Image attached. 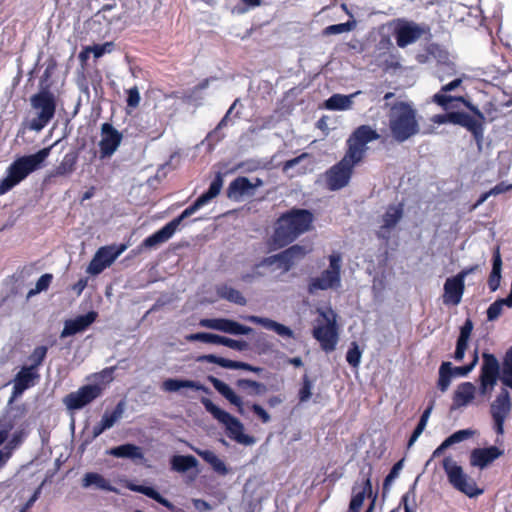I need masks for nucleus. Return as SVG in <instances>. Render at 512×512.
I'll list each match as a JSON object with an SVG mask.
<instances>
[{
  "mask_svg": "<svg viewBox=\"0 0 512 512\" xmlns=\"http://www.w3.org/2000/svg\"><path fill=\"white\" fill-rule=\"evenodd\" d=\"M457 101L463 104L470 113L464 111H451L445 114H438L433 118L437 124H453L465 128L469 131L479 148L482 147L485 131V116L481 110L464 96H451L442 93H436L433 96V102L447 109L448 105Z\"/></svg>",
  "mask_w": 512,
  "mask_h": 512,
  "instance_id": "nucleus-1",
  "label": "nucleus"
},
{
  "mask_svg": "<svg viewBox=\"0 0 512 512\" xmlns=\"http://www.w3.org/2000/svg\"><path fill=\"white\" fill-rule=\"evenodd\" d=\"M314 220V214L308 209L294 207L287 210L274 223L270 245L275 249L290 245L313 229Z\"/></svg>",
  "mask_w": 512,
  "mask_h": 512,
  "instance_id": "nucleus-2",
  "label": "nucleus"
},
{
  "mask_svg": "<svg viewBox=\"0 0 512 512\" xmlns=\"http://www.w3.org/2000/svg\"><path fill=\"white\" fill-rule=\"evenodd\" d=\"M223 187V175L218 172L216 173L214 179L210 183V186L206 192H204L201 196H199L193 204L188 206L182 213L164 225L161 229L153 233L152 235L145 238L139 246V249H150L154 248L159 244H162L168 241L173 234L176 232L177 228L181 224V222L193 215L197 210H199L204 205L208 204L212 199L219 195L221 189Z\"/></svg>",
  "mask_w": 512,
  "mask_h": 512,
  "instance_id": "nucleus-3",
  "label": "nucleus"
},
{
  "mask_svg": "<svg viewBox=\"0 0 512 512\" xmlns=\"http://www.w3.org/2000/svg\"><path fill=\"white\" fill-rule=\"evenodd\" d=\"M387 107H389L388 127L396 142L403 143L419 133L417 111L411 103L397 101L391 106L385 103L384 108Z\"/></svg>",
  "mask_w": 512,
  "mask_h": 512,
  "instance_id": "nucleus-4",
  "label": "nucleus"
},
{
  "mask_svg": "<svg viewBox=\"0 0 512 512\" xmlns=\"http://www.w3.org/2000/svg\"><path fill=\"white\" fill-rule=\"evenodd\" d=\"M52 146L40 149L34 154L14 160L6 170V176L0 180V196L6 194L29 174L41 168L51 152Z\"/></svg>",
  "mask_w": 512,
  "mask_h": 512,
  "instance_id": "nucleus-5",
  "label": "nucleus"
},
{
  "mask_svg": "<svg viewBox=\"0 0 512 512\" xmlns=\"http://www.w3.org/2000/svg\"><path fill=\"white\" fill-rule=\"evenodd\" d=\"M31 107L36 110V117L28 123L29 130L39 132L54 118L56 113V98L47 90H41L30 98Z\"/></svg>",
  "mask_w": 512,
  "mask_h": 512,
  "instance_id": "nucleus-6",
  "label": "nucleus"
},
{
  "mask_svg": "<svg viewBox=\"0 0 512 512\" xmlns=\"http://www.w3.org/2000/svg\"><path fill=\"white\" fill-rule=\"evenodd\" d=\"M385 28L395 37L396 44L400 48L415 43L430 31L428 26H421L406 18H394L381 26V29Z\"/></svg>",
  "mask_w": 512,
  "mask_h": 512,
  "instance_id": "nucleus-7",
  "label": "nucleus"
},
{
  "mask_svg": "<svg viewBox=\"0 0 512 512\" xmlns=\"http://www.w3.org/2000/svg\"><path fill=\"white\" fill-rule=\"evenodd\" d=\"M200 401L206 411L225 426L229 438L241 444L253 443V438L244 434V426L238 418L218 407L209 398L202 397Z\"/></svg>",
  "mask_w": 512,
  "mask_h": 512,
  "instance_id": "nucleus-8",
  "label": "nucleus"
},
{
  "mask_svg": "<svg viewBox=\"0 0 512 512\" xmlns=\"http://www.w3.org/2000/svg\"><path fill=\"white\" fill-rule=\"evenodd\" d=\"M442 467L447 475L449 483L456 490L464 493L468 497H475L483 492L477 487L475 481L464 473L463 468L450 456L443 459Z\"/></svg>",
  "mask_w": 512,
  "mask_h": 512,
  "instance_id": "nucleus-9",
  "label": "nucleus"
},
{
  "mask_svg": "<svg viewBox=\"0 0 512 512\" xmlns=\"http://www.w3.org/2000/svg\"><path fill=\"white\" fill-rule=\"evenodd\" d=\"M360 163L349 158L345 153L343 158L331 166L324 174L326 187L330 191H337L346 187L352 177L354 167Z\"/></svg>",
  "mask_w": 512,
  "mask_h": 512,
  "instance_id": "nucleus-10",
  "label": "nucleus"
},
{
  "mask_svg": "<svg viewBox=\"0 0 512 512\" xmlns=\"http://www.w3.org/2000/svg\"><path fill=\"white\" fill-rule=\"evenodd\" d=\"M379 138L380 135L375 129L369 125H361L347 139V150L345 153L349 158H354L356 161L361 162L367 151V144Z\"/></svg>",
  "mask_w": 512,
  "mask_h": 512,
  "instance_id": "nucleus-11",
  "label": "nucleus"
},
{
  "mask_svg": "<svg viewBox=\"0 0 512 512\" xmlns=\"http://www.w3.org/2000/svg\"><path fill=\"white\" fill-rule=\"evenodd\" d=\"M308 253L309 250L306 247L295 244L278 254L263 258L259 263L255 264L254 271H257L262 266H272L277 263L283 272H288L297 260L304 258ZM255 273L261 275L258 272Z\"/></svg>",
  "mask_w": 512,
  "mask_h": 512,
  "instance_id": "nucleus-12",
  "label": "nucleus"
},
{
  "mask_svg": "<svg viewBox=\"0 0 512 512\" xmlns=\"http://www.w3.org/2000/svg\"><path fill=\"white\" fill-rule=\"evenodd\" d=\"M103 394V387L99 384H86L78 390L68 393L63 398V404L69 411H77L94 402Z\"/></svg>",
  "mask_w": 512,
  "mask_h": 512,
  "instance_id": "nucleus-13",
  "label": "nucleus"
},
{
  "mask_svg": "<svg viewBox=\"0 0 512 512\" xmlns=\"http://www.w3.org/2000/svg\"><path fill=\"white\" fill-rule=\"evenodd\" d=\"M512 409L510 394L502 389L490 405V414L493 419V429L498 435L504 433V423Z\"/></svg>",
  "mask_w": 512,
  "mask_h": 512,
  "instance_id": "nucleus-14",
  "label": "nucleus"
},
{
  "mask_svg": "<svg viewBox=\"0 0 512 512\" xmlns=\"http://www.w3.org/2000/svg\"><path fill=\"white\" fill-rule=\"evenodd\" d=\"M321 316L327 323L314 327L312 335L320 343L322 350L329 353L335 350L338 343V327L335 318H328L325 312H321Z\"/></svg>",
  "mask_w": 512,
  "mask_h": 512,
  "instance_id": "nucleus-15",
  "label": "nucleus"
},
{
  "mask_svg": "<svg viewBox=\"0 0 512 512\" xmlns=\"http://www.w3.org/2000/svg\"><path fill=\"white\" fill-rule=\"evenodd\" d=\"M122 140L123 134L120 131L111 123H103L101 125V140L99 142L100 158H110L117 151Z\"/></svg>",
  "mask_w": 512,
  "mask_h": 512,
  "instance_id": "nucleus-16",
  "label": "nucleus"
},
{
  "mask_svg": "<svg viewBox=\"0 0 512 512\" xmlns=\"http://www.w3.org/2000/svg\"><path fill=\"white\" fill-rule=\"evenodd\" d=\"M482 359L483 363L479 376L480 391L482 394H486L487 389H492L500 378V366L494 354L483 353Z\"/></svg>",
  "mask_w": 512,
  "mask_h": 512,
  "instance_id": "nucleus-17",
  "label": "nucleus"
},
{
  "mask_svg": "<svg viewBox=\"0 0 512 512\" xmlns=\"http://www.w3.org/2000/svg\"><path fill=\"white\" fill-rule=\"evenodd\" d=\"M404 215V205L399 203L396 205H389L382 215V224L379 230L376 231V237L380 240L387 242L390 239V232L401 221Z\"/></svg>",
  "mask_w": 512,
  "mask_h": 512,
  "instance_id": "nucleus-18",
  "label": "nucleus"
},
{
  "mask_svg": "<svg viewBox=\"0 0 512 512\" xmlns=\"http://www.w3.org/2000/svg\"><path fill=\"white\" fill-rule=\"evenodd\" d=\"M200 325L234 335H248L252 332L251 327L226 318L202 319Z\"/></svg>",
  "mask_w": 512,
  "mask_h": 512,
  "instance_id": "nucleus-19",
  "label": "nucleus"
},
{
  "mask_svg": "<svg viewBox=\"0 0 512 512\" xmlns=\"http://www.w3.org/2000/svg\"><path fill=\"white\" fill-rule=\"evenodd\" d=\"M39 378L38 371H35L27 366L21 368V370L15 375L14 385L12 394L9 399V404L13 403L18 397H20L27 389L35 385V381Z\"/></svg>",
  "mask_w": 512,
  "mask_h": 512,
  "instance_id": "nucleus-20",
  "label": "nucleus"
},
{
  "mask_svg": "<svg viewBox=\"0 0 512 512\" xmlns=\"http://www.w3.org/2000/svg\"><path fill=\"white\" fill-rule=\"evenodd\" d=\"M503 455V450L497 446L486 448H474L470 453V465L479 469H484L496 459Z\"/></svg>",
  "mask_w": 512,
  "mask_h": 512,
  "instance_id": "nucleus-21",
  "label": "nucleus"
},
{
  "mask_svg": "<svg viewBox=\"0 0 512 512\" xmlns=\"http://www.w3.org/2000/svg\"><path fill=\"white\" fill-rule=\"evenodd\" d=\"M98 313L89 311L84 315L77 316L75 319L66 320L60 337L65 338L86 330L96 321Z\"/></svg>",
  "mask_w": 512,
  "mask_h": 512,
  "instance_id": "nucleus-22",
  "label": "nucleus"
},
{
  "mask_svg": "<svg viewBox=\"0 0 512 512\" xmlns=\"http://www.w3.org/2000/svg\"><path fill=\"white\" fill-rule=\"evenodd\" d=\"M197 361L217 364V365H219L223 368H227V369H240V370L250 371V372H254V373H259L262 370L260 367L252 366L249 363L226 359V358L214 355V354L201 355L197 358Z\"/></svg>",
  "mask_w": 512,
  "mask_h": 512,
  "instance_id": "nucleus-23",
  "label": "nucleus"
},
{
  "mask_svg": "<svg viewBox=\"0 0 512 512\" xmlns=\"http://www.w3.org/2000/svg\"><path fill=\"white\" fill-rule=\"evenodd\" d=\"M465 290V283L456 275L447 278L444 283L443 302L447 305H458Z\"/></svg>",
  "mask_w": 512,
  "mask_h": 512,
  "instance_id": "nucleus-24",
  "label": "nucleus"
},
{
  "mask_svg": "<svg viewBox=\"0 0 512 512\" xmlns=\"http://www.w3.org/2000/svg\"><path fill=\"white\" fill-rule=\"evenodd\" d=\"M226 196L234 202H240L245 196H253L251 181L245 176H238L230 182Z\"/></svg>",
  "mask_w": 512,
  "mask_h": 512,
  "instance_id": "nucleus-25",
  "label": "nucleus"
},
{
  "mask_svg": "<svg viewBox=\"0 0 512 512\" xmlns=\"http://www.w3.org/2000/svg\"><path fill=\"white\" fill-rule=\"evenodd\" d=\"M208 380L218 393H220L229 403H231L237 408V412L239 414H244L245 402L243 401L241 396L236 394L228 384L224 383L223 381L216 377L209 376Z\"/></svg>",
  "mask_w": 512,
  "mask_h": 512,
  "instance_id": "nucleus-26",
  "label": "nucleus"
},
{
  "mask_svg": "<svg viewBox=\"0 0 512 512\" xmlns=\"http://www.w3.org/2000/svg\"><path fill=\"white\" fill-rule=\"evenodd\" d=\"M475 393L476 387L473 383L463 382L459 384L452 397V408L467 406L475 398Z\"/></svg>",
  "mask_w": 512,
  "mask_h": 512,
  "instance_id": "nucleus-27",
  "label": "nucleus"
},
{
  "mask_svg": "<svg viewBox=\"0 0 512 512\" xmlns=\"http://www.w3.org/2000/svg\"><path fill=\"white\" fill-rule=\"evenodd\" d=\"M248 319L252 323L261 325L265 329L274 331L276 334L283 338H295L294 331L290 327L285 326L284 324H281L275 320L259 316H250Z\"/></svg>",
  "mask_w": 512,
  "mask_h": 512,
  "instance_id": "nucleus-28",
  "label": "nucleus"
},
{
  "mask_svg": "<svg viewBox=\"0 0 512 512\" xmlns=\"http://www.w3.org/2000/svg\"><path fill=\"white\" fill-rule=\"evenodd\" d=\"M340 285L341 282L338 279L323 271L320 276L310 278L307 291L310 295H314L319 290L337 289Z\"/></svg>",
  "mask_w": 512,
  "mask_h": 512,
  "instance_id": "nucleus-29",
  "label": "nucleus"
},
{
  "mask_svg": "<svg viewBox=\"0 0 512 512\" xmlns=\"http://www.w3.org/2000/svg\"><path fill=\"white\" fill-rule=\"evenodd\" d=\"M353 495L349 503L348 512H360L365 497L368 494L369 496L372 494V482L370 476L367 475L362 482V489L357 491V486H353Z\"/></svg>",
  "mask_w": 512,
  "mask_h": 512,
  "instance_id": "nucleus-30",
  "label": "nucleus"
},
{
  "mask_svg": "<svg viewBox=\"0 0 512 512\" xmlns=\"http://www.w3.org/2000/svg\"><path fill=\"white\" fill-rule=\"evenodd\" d=\"M473 330V322L470 318H467L464 324L460 327V333L456 342V349L454 352V359L458 362L462 361L465 352L468 348V342Z\"/></svg>",
  "mask_w": 512,
  "mask_h": 512,
  "instance_id": "nucleus-31",
  "label": "nucleus"
},
{
  "mask_svg": "<svg viewBox=\"0 0 512 512\" xmlns=\"http://www.w3.org/2000/svg\"><path fill=\"white\" fill-rule=\"evenodd\" d=\"M162 388L168 392H176V391L180 390L181 388H191V389L203 391L205 393H210L209 388H207L200 382L188 380V379H174V378L166 379L162 384Z\"/></svg>",
  "mask_w": 512,
  "mask_h": 512,
  "instance_id": "nucleus-32",
  "label": "nucleus"
},
{
  "mask_svg": "<svg viewBox=\"0 0 512 512\" xmlns=\"http://www.w3.org/2000/svg\"><path fill=\"white\" fill-rule=\"evenodd\" d=\"M127 488L133 492L141 493V494L155 500L156 502H158L159 504L163 505L164 507H166L167 509H169L171 511H174V509H175L174 504L172 502H170L168 499L164 498L153 487L130 483L127 485Z\"/></svg>",
  "mask_w": 512,
  "mask_h": 512,
  "instance_id": "nucleus-33",
  "label": "nucleus"
},
{
  "mask_svg": "<svg viewBox=\"0 0 512 512\" xmlns=\"http://www.w3.org/2000/svg\"><path fill=\"white\" fill-rule=\"evenodd\" d=\"M127 488L133 492L141 493V494L155 500L156 502H158L159 504L163 505L164 507H166L167 509H169L171 511H174V509H175L174 504L172 502H170L168 499L164 498L153 487L130 483L127 485Z\"/></svg>",
  "mask_w": 512,
  "mask_h": 512,
  "instance_id": "nucleus-34",
  "label": "nucleus"
},
{
  "mask_svg": "<svg viewBox=\"0 0 512 512\" xmlns=\"http://www.w3.org/2000/svg\"><path fill=\"white\" fill-rule=\"evenodd\" d=\"M235 386L247 396H262L268 391L264 383L246 378L237 379Z\"/></svg>",
  "mask_w": 512,
  "mask_h": 512,
  "instance_id": "nucleus-35",
  "label": "nucleus"
},
{
  "mask_svg": "<svg viewBox=\"0 0 512 512\" xmlns=\"http://www.w3.org/2000/svg\"><path fill=\"white\" fill-rule=\"evenodd\" d=\"M107 453L116 458H129L133 460L143 459L144 457L141 447L131 443L113 447Z\"/></svg>",
  "mask_w": 512,
  "mask_h": 512,
  "instance_id": "nucleus-36",
  "label": "nucleus"
},
{
  "mask_svg": "<svg viewBox=\"0 0 512 512\" xmlns=\"http://www.w3.org/2000/svg\"><path fill=\"white\" fill-rule=\"evenodd\" d=\"M501 271H502V258H501V254H500V248L496 247L493 252V257H492V270L488 277V287L491 292H495L500 286Z\"/></svg>",
  "mask_w": 512,
  "mask_h": 512,
  "instance_id": "nucleus-37",
  "label": "nucleus"
},
{
  "mask_svg": "<svg viewBox=\"0 0 512 512\" xmlns=\"http://www.w3.org/2000/svg\"><path fill=\"white\" fill-rule=\"evenodd\" d=\"M126 249V245L120 246H104L98 249L96 256L100 258L103 263L108 267L110 266Z\"/></svg>",
  "mask_w": 512,
  "mask_h": 512,
  "instance_id": "nucleus-38",
  "label": "nucleus"
},
{
  "mask_svg": "<svg viewBox=\"0 0 512 512\" xmlns=\"http://www.w3.org/2000/svg\"><path fill=\"white\" fill-rule=\"evenodd\" d=\"M78 154L75 151L68 152L64 155L62 161L54 170L55 176H65L71 174L77 164Z\"/></svg>",
  "mask_w": 512,
  "mask_h": 512,
  "instance_id": "nucleus-39",
  "label": "nucleus"
},
{
  "mask_svg": "<svg viewBox=\"0 0 512 512\" xmlns=\"http://www.w3.org/2000/svg\"><path fill=\"white\" fill-rule=\"evenodd\" d=\"M125 401H119L112 411H105L100 422L107 428H112L123 416Z\"/></svg>",
  "mask_w": 512,
  "mask_h": 512,
  "instance_id": "nucleus-40",
  "label": "nucleus"
},
{
  "mask_svg": "<svg viewBox=\"0 0 512 512\" xmlns=\"http://www.w3.org/2000/svg\"><path fill=\"white\" fill-rule=\"evenodd\" d=\"M217 293L220 298L225 299L229 302L235 303L237 305L244 306L246 304V299L242 295L240 291L237 289L228 286L226 284L221 285L217 289Z\"/></svg>",
  "mask_w": 512,
  "mask_h": 512,
  "instance_id": "nucleus-41",
  "label": "nucleus"
},
{
  "mask_svg": "<svg viewBox=\"0 0 512 512\" xmlns=\"http://www.w3.org/2000/svg\"><path fill=\"white\" fill-rule=\"evenodd\" d=\"M197 454L207 463H209L213 470L220 475H226L228 473V469L225 463L213 452L210 450L200 451L197 450Z\"/></svg>",
  "mask_w": 512,
  "mask_h": 512,
  "instance_id": "nucleus-42",
  "label": "nucleus"
},
{
  "mask_svg": "<svg viewBox=\"0 0 512 512\" xmlns=\"http://www.w3.org/2000/svg\"><path fill=\"white\" fill-rule=\"evenodd\" d=\"M197 465L198 461L192 455H175L171 459L172 469L177 472H186Z\"/></svg>",
  "mask_w": 512,
  "mask_h": 512,
  "instance_id": "nucleus-43",
  "label": "nucleus"
},
{
  "mask_svg": "<svg viewBox=\"0 0 512 512\" xmlns=\"http://www.w3.org/2000/svg\"><path fill=\"white\" fill-rule=\"evenodd\" d=\"M500 380L512 390V347L507 349L503 357Z\"/></svg>",
  "mask_w": 512,
  "mask_h": 512,
  "instance_id": "nucleus-44",
  "label": "nucleus"
},
{
  "mask_svg": "<svg viewBox=\"0 0 512 512\" xmlns=\"http://www.w3.org/2000/svg\"><path fill=\"white\" fill-rule=\"evenodd\" d=\"M91 485L97 486L99 489L105 491H113L114 488L111 486L110 482L105 479L102 475L95 472H88L84 475L83 478V486L89 487Z\"/></svg>",
  "mask_w": 512,
  "mask_h": 512,
  "instance_id": "nucleus-45",
  "label": "nucleus"
},
{
  "mask_svg": "<svg viewBox=\"0 0 512 512\" xmlns=\"http://www.w3.org/2000/svg\"><path fill=\"white\" fill-rule=\"evenodd\" d=\"M453 374L451 372V362H442L439 367V378L437 387L441 392L447 391L450 386Z\"/></svg>",
  "mask_w": 512,
  "mask_h": 512,
  "instance_id": "nucleus-46",
  "label": "nucleus"
},
{
  "mask_svg": "<svg viewBox=\"0 0 512 512\" xmlns=\"http://www.w3.org/2000/svg\"><path fill=\"white\" fill-rule=\"evenodd\" d=\"M433 409V402L423 411L419 422L417 426L415 427L414 431L412 432L409 440H408V447H411L415 441L419 438V436L422 434L423 430L425 429L428 419L430 417V414Z\"/></svg>",
  "mask_w": 512,
  "mask_h": 512,
  "instance_id": "nucleus-47",
  "label": "nucleus"
},
{
  "mask_svg": "<svg viewBox=\"0 0 512 512\" xmlns=\"http://www.w3.org/2000/svg\"><path fill=\"white\" fill-rule=\"evenodd\" d=\"M351 104V96L341 94H334L326 101V107L330 110H345Z\"/></svg>",
  "mask_w": 512,
  "mask_h": 512,
  "instance_id": "nucleus-48",
  "label": "nucleus"
},
{
  "mask_svg": "<svg viewBox=\"0 0 512 512\" xmlns=\"http://www.w3.org/2000/svg\"><path fill=\"white\" fill-rule=\"evenodd\" d=\"M416 482L409 488V490L402 496L401 505H403L405 512H416Z\"/></svg>",
  "mask_w": 512,
  "mask_h": 512,
  "instance_id": "nucleus-49",
  "label": "nucleus"
},
{
  "mask_svg": "<svg viewBox=\"0 0 512 512\" xmlns=\"http://www.w3.org/2000/svg\"><path fill=\"white\" fill-rule=\"evenodd\" d=\"M48 348L46 346H37L34 348L29 356V360L32 362L31 365L27 366L35 371H38V367L43 363L46 358Z\"/></svg>",
  "mask_w": 512,
  "mask_h": 512,
  "instance_id": "nucleus-50",
  "label": "nucleus"
},
{
  "mask_svg": "<svg viewBox=\"0 0 512 512\" xmlns=\"http://www.w3.org/2000/svg\"><path fill=\"white\" fill-rule=\"evenodd\" d=\"M324 271L341 282V256L339 254L330 255L329 267Z\"/></svg>",
  "mask_w": 512,
  "mask_h": 512,
  "instance_id": "nucleus-51",
  "label": "nucleus"
},
{
  "mask_svg": "<svg viewBox=\"0 0 512 512\" xmlns=\"http://www.w3.org/2000/svg\"><path fill=\"white\" fill-rule=\"evenodd\" d=\"M362 351L360 350L358 344L356 342H352L347 354L346 360L350 366L353 368H358L361 361Z\"/></svg>",
  "mask_w": 512,
  "mask_h": 512,
  "instance_id": "nucleus-52",
  "label": "nucleus"
},
{
  "mask_svg": "<svg viewBox=\"0 0 512 512\" xmlns=\"http://www.w3.org/2000/svg\"><path fill=\"white\" fill-rule=\"evenodd\" d=\"M220 336L213 333H207V332H198L191 334L187 336V340L189 341H200L203 343H209V344H217L219 345L220 342Z\"/></svg>",
  "mask_w": 512,
  "mask_h": 512,
  "instance_id": "nucleus-53",
  "label": "nucleus"
},
{
  "mask_svg": "<svg viewBox=\"0 0 512 512\" xmlns=\"http://www.w3.org/2000/svg\"><path fill=\"white\" fill-rule=\"evenodd\" d=\"M354 25H355L354 22H351V21H348V22H345V23L333 24V25L327 26L323 30L322 33H323L324 36L341 34V33H344V32L351 31L354 28Z\"/></svg>",
  "mask_w": 512,
  "mask_h": 512,
  "instance_id": "nucleus-54",
  "label": "nucleus"
},
{
  "mask_svg": "<svg viewBox=\"0 0 512 512\" xmlns=\"http://www.w3.org/2000/svg\"><path fill=\"white\" fill-rule=\"evenodd\" d=\"M53 280V275L50 274V273H45L43 274L42 276H40V278L37 280L36 282V285H35V288L34 289H31L29 292H28V296H33L37 293H40L42 291H45L49 288L51 282Z\"/></svg>",
  "mask_w": 512,
  "mask_h": 512,
  "instance_id": "nucleus-55",
  "label": "nucleus"
},
{
  "mask_svg": "<svg viewBox=\"0 0 512 512\" xmlns=\"http://www.w3.org/2000/svg\"><path fill=\"white\" fill-rule=\"evenodd\" d=\"M503 306H506L504 298L494 301L487 309V319L489 321L496 320L502 314Z\"/></svg>",
  "mask_w": 512,
  "mask_h": 512,
  "instance_id": "nucleus-56",
  "label": "nucleus"
},
{
  "mask_svg": "<svg viewBox=\"0 0 512 512\" xmlns=\"http://www.w3.org/2000/svg\"><path fill=\"white\" fill-rule=\"evenodd\" d=\"M382 29L380 28V31ZM376 51H379V56H382L394 48L389 34L380 32V38L376 44Z\"/></svg>",
  "mask_w": 512,
  "mask_h": 512,
  "instance_id": "nucleus-57",
  "label": "nucleus"
},
{
  "mask_svg": "<svg viewBox=\"0 0 512 512\" xmlns=\"http://www.w3.org/2000/svg\"><path fill=\"white\" fill-rule=\"evenodd\" d=\"M473 434H474V431H472L470 429H463V430L454 432L449 437H447L445 440L447 441V443L450 446H452L456 443L462 442V441L472 437Z\"/></svg>",
  "mask_w": 512,
  "mask_h": 512,
  "instance_id": "nucleus-58",
  "label": "nucleus"
},
{
  "mask_svg": "<svg viewBox=\"0 0 512 512\" xmlns=\"http://www.w3.org/2000/svg\"><path fill=\"white\" fill-rule=\"evenodd\" d=\"M311 395H312V382L307 375H304L303 379H302V386H301V388L299 390V394H298L299 401L306 402L310 399Z\"/></svg>",
  "mask_w": 512,
  "mask_h": 512,
  "instance_id": "nucleus-59",
  "label": "nucleus"
},
{
  "mask_svg": "<svg viewBox=\"0 0 512 512\" xmlns=\"http://www.w3.org/2000/svg\"><path fill=\"white\" fill-rule=\"evenodd\" d=\"M219 345L229 347L238 351L245 350L247 348V342L243 340H234L228 337L220 336Z\"/></svg>",
  "mask_w": 512,
  "mask_h": 512,
  "instance_id": "nucleus-60",
  "label": "nucleus"
},
{
  "mask_svg": "<svg viewBox=\"0 0 512 512\" xmlns=\"http://www.w3.org/2000/svg\"><path fill=\"white\" fill-rule=\"evenodd\" d=\"M141 97L137 86H134L127 90V106L131 108L138 107Z\"/></svg>",
  "mask_w": 512,
  "mask_h": 512,
  "instance_id": "nucleus-61",
  "label": "nucleus"
},
{
  "mask_svg": "<svg viewBox=\"0 0 512 512\" xmlns=\"http://www.w3.org/2000/svg\"><path fill=\"white\" fill-rule=\"evenodd\" d=\"M14 423L11 419L0 420V445L8 438L9 432L13 429Z\"/></svg>",
  "mask_w": 512,
  "mask_h": 512,
  "instance_id": "nucleus-62",
  "label": "nucleus"
},
{
  "mask_svg": "<svg viewBox=\"0 0 512 512\" xmlns=\"http://www.w3.org/2000/svg\"><path fill=\"white\" fill-rule=\"evenodd\" d=\"M106 267L103 261L95 255L88 265L87 272L91 275H98Z\"/></svg>",
  "mask_w": 512,
  "mask_h": 512,
  "instance_id": "nucleus-63",
  "label": "nucleus"
},
{
  "mask_svg": "<svg viewBox=\"0 0 512 512\" xmlns=\"http://www.w3.org/2000/svg\"><path fill=\"white\" fill-rule=\"evenodd\" d=\"M249 408L261 420L262 423H268L271 420L269 413L261 405L253 403L249 405Z\"/></svg>",
  "mask_w": 512,
  "mask_h": 512,
  "instance_id": "nucleus-64",
  "label": "nucleus"
}]
</instances>
